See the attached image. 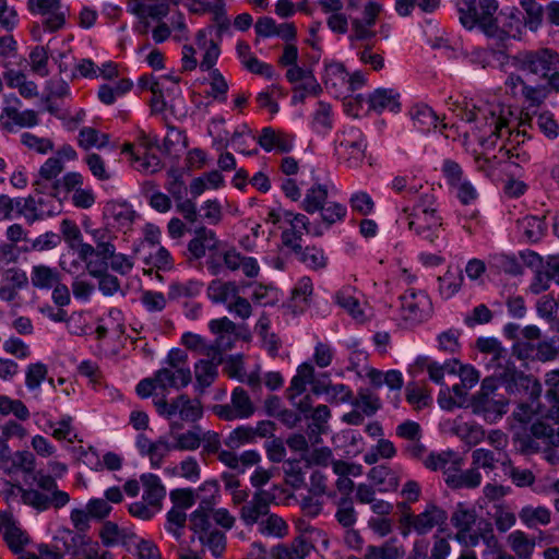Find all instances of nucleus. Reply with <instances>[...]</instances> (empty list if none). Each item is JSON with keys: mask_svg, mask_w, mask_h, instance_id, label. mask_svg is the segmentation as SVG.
<instances>
[{"mask_svg": "<svg viewBox=\"0 0 559 559\" xmlns=\"http://www.w3.org/2000/svg\"><path fill=\"white\" fill-rule=\"evenodd\" d=\"M462 120L472 124V132L481 152L475 156L476 167L491 179L500 178L506 164L522 166L531 160L526 120L510 105L497 100L471 99L464 103Z\"/></svg>", "mask_w": 559, "mask_h": 559, "instance_id": "obj_1", "label": "nucleus"}, {"mask_svg": "<svg viewBox=\"0 0 559 559\" xmlns=\"http://www.w3.org/2000/svg\"><path fill=\"white\" fill-rule=\"evenodd\" d=\"M187 261L193 262L206 258V269L213 276L223 273L241 271L249 278L260 273V265L255 258L241 254L236 248L225 246L216 233L207 227H199L187 245L185 252Z\"/></svg>", "mask_w": 559, "mask_h": 559, "instance_id": "obj_2", "label": "nucleus"}, {"mask_svg": "<svg viewBox=\"0 0 559 559\" xmlns=\"http://www.w3.org/2000/svg\"><path fill=\"white\" fill-rule=\"evenodd\" d=\"M0 493L7 503L22 502L37 512L61 509L70 502L69 493L59 489L57 481L41 471L33 476V483L27 487L4 481Z\"/></svg>", "mask_w": 559, "mask_h": 559, "instance_id": "obj_3", "label": "nucleus"}, {"mask_svg": "<svg viewBox=\"0 0 559 559\" xmlns=\"http://www.w3.org/2000/svg\"><path fill=\"white\" fill-rule=\"evenodd\" d=\"M457 11L460 21L467 29L475 26L484 34L493 39L502 48L508 47V43L516 35H510L506 29L499 28L495 14L498 10L497 0H457Z\"/></svg>", "mask_w": 559, "mask_h": 559, "instance_id": "obj_4", "label": "nucleus"}, {"mask_svg": "<svg viewBox=\"0 0 559 559\" xmlns=\"http://www.w3.org/2000/svg\"><path fill=\"white\" fill-rule=\"evenodd\" d=\"M497 389L498 383L493 377L485 378L480 390L471 400L473 413L489 424L498 421L508 412V401L497 394Z\"/></svg>", "mask_w": 559, "mask_h": 559, "instance_id": "obj_5", "label": "nucleus"}, {"mask_svg": "<svg viewBox=\"0 0 559 559\" xmlns=\"http://www.w3.org/2000/svg\"><path fill=\"white\" fill-rule=\"evenodd\" d=\"M192 380V373L188 365V355L181 349H171L166 358L165 366L155 372V381L159 389L180 390Z\"/></svg>", "mask_w": 559, "mask_h": 559, "instance_id": "obj_6", "label": "nucleus"}, {"mask_svg": "<svg viewBox=\"0 0 559 559\" xmlns=\"http://www.w3.org/2000/svg\"><path fill=\"white\" fill-rule=\"evenodd\" d=\"M432 311L430 297L424 290L411 288L399 297V320L404 328H413L427 321Z\"/></svg>", "mask_w": 559, "mask_h": 559, "instance_id": "obj_7", "label": "nucleus"}, {"mask_svg": "<svg viewBox=\"0 0 559 559\" xmlns=\"http://www.w3.org/2000/svg\"><path fill=\"white\" fill-rule=\"evenodd\" d=\"M367 142L362 132L354 127L345 128L335 139V155L340 163L356 169L366 157Z\"/></svg>", "mask_w": 559, "mask_h": 559, "instance_id": "obj_8", "label": "nucleus"}, {"mask_svg": "<svg viewBox=\"0 0 559 559\" xmlns=\"http://www.w3.org/2000/svg\"><path fill=\"white\" fill-rule=\"evenodd\" d=\"M518 71H528L546 79L559 68V55L555 50L544 48L535 51H522L511 57V66Z\"/></svg>", "mask_w": 559, "mask_h": 559, "instance_id": "obj_9", "label": "nucleus"}, {"mask_svg": "<svg viewBox=\"0 0 559 559\" xmlns=\"http://www.w3.org/2000/svg\"><path fill=\"white\" fill-rule=\"evenodd\" d=\"M400 219L406 222L411 231L430 243H435L440 237L442 217L438 213H418L404 207Z\"/></svg>", "mask_w": 559, "mask_h": 559, "instance_id": "obj_10", "label": "nucleus"}, {"mask_svg": "<svg viewBox=\"0 0 559 559\" xmlns=\"http://www.w3.org/2000/svg\"><path fill=\"white\" fill-rule=\"evenodd\" d=\"M84 230L91 237L95 246H93V251L86 254V260L82 261L85 264V269L87 270L88 274L93 277H97L100 275V270L98 264L93 262L91 259L92 257L96 255L103 260L107 254H112L114 248L116 247L114 241L117 237L107 227H94L92 225H85Z\"/></svg>", "mask_w": 559, "mask_h": 559, "instance_id": "obj_11", "label": "nucleus"}, {"mask_svg": "<svg viewBox=\"0 0 559 559\" xmlns=\"http://www.w3.org/2000/svg\"><path fill=\"white\" fill-rule=\"evenodd\" d=\"M63 545L69 559H114L97 542L81 533L68 532Z\"/></svg>", "mask_w": 559, "mask_h": 559, "instance_id": "obj_12", "label": "nucleus"}, {"mask_svg": "<svg viewBox=\"0 0 559 559\" xmlns=\"http://www.w3.org/2000/svg\"><path fill=\"white\" fill-rule=\"evenodd\" d=\"M214 414L224 420L247 419L255 412V406L245 389L233 390L229 404L215 405Z\"/></svg>", "mask_w": 559, "mask_h": 559, "instance_id": "obj_13", "label": "nucleus"}, {"mask_svg": "<svg viewBox=\"0 0 559 559\" xmlns=\"http://www.w3.org/2000/svg\"><path fill=\"white\" fill-rule=\"evenodd\" d=\"M447 520L445 510L435 503H428L424 511L416 515L404 516L405 523L418 535L429 534L435 527L444 525Z\"/></svg>", "mask_w": 559, "mask_h": 559, "instance_id": "obj_14", "label": "nucleus"}, {"mask_svg": "<svg viewBox=\"0 0 559 559\" xmlns=\"http://www.w3.org/2000/svg\"><path fill=\"white\" fill-rule=\"evenodd\" d=\"M493 378L497 380V383L500 382L510 394H520L525 391L531 397H537L540 393V384L536 379L514 368L507 367Z\"/></svg>", "mask_w": 559, "mask_h": 559, "instance_id": "obj_15", "label": "nucleus"}, {"mask_svg": "<svg viewBox=\"0 0 559 559\" xmlns=\"http://www.w3.org/2000/svg\"><path fill=\"white\" fill-rule=\"evenodd\" d=\"M273 496L266 490H257L251 499L243 503L239 511L240 521L248 527L259 525L262 519L267 515Z\"/></svg>", "mask_w": 559, "mask_h": 559, "instance_id": "obj_16", "label": "nucleus"}, {"mask_svg": "<svg viewBox=\"0 0 559 559\" xmlns=\"http://www.w3.org/2000/svg\"><path fill=\"white\" fill-rule=\"evenodd\" d=\"M28 8L33 13L43 16L41 23L48 32H56L66 23L60 0H28Z\"/></svg>", "mask_w": 559, "mask_h": 559, "instance_id": "obj_17", "label": "nucleus"}, {"mask_svg": "<svg viewBox=\"0 0 559 559\" xmlns=\"http://www.w3.org/2000/svg\"><path fill=\"white\" fill-rule=\"evenodd\" d=\"M135 445L142 456L148 457L154 468L160 467L163 460L174 451L173 442L166 436L151 440L144 433H140L136 437Z\"/></svg>", "mask_w": 559, "mask_h": 559, "instance_id": "obj_18", "label": "nucleus"}, {"mask_svg": "<svg viewBox=\"0 0 559 559\" xmlns=\"http://www.w3.org/2000/svg\"><path fill=\"white\" fill-rule=\"evenodd\" d=\"M362 9L361 19H352V37L358 40L370 39L374 36L376 33L372 28L376 25L378 15L382 11V4L373 0H366Z\"/></svg>", "mask_w": 559, "mask_h": 559, "instance_id": "obj_19", "label": "nucleus"}, {"mask_svg": "<svg viewBox=\"0 0 559 559\" xmlns=\"http://www.w3.org/2000/svg\"><path fill=\"white\" fill-rule=\"evenodd\" d=\"M209 329L216 335L214 345L221 357L223 352L231 349L238 340L236 324L227 317L211 320Z\"/></svg>", "mask_w": 559, "mask_h": 559, "instance_id": "obj_20", "label": "nucleus"}, {"mask_svg": "<svg viewBox=\"0 0 559 559\" xmlns=\"http://www.w3.org/2000/svg\"><path fill=\"white\" fill-rule=\"evenodd\" d=\"M258 143L266 152L276 151L278 153H287L292 151L294 146V138L293 135L266 127L262 129Z\"/></svg>", "mask_w": 559, "mask_h": 559, "instance_id": "obj_21", "label": "nucleus"}, {"mask_svg": "<svg viewBox=\"0 0 559 559\" xmlns=\"http://www.w3.org/2000/svg\"><path fill=\"white\" fill-rule=\"evenodd\" d=\"M240 288L236 282L213 280L206 289L209 299L213 304H222L226 306V309L239 295Z\"/></svg>", "mask_w": 559, "mask_h": 559, "instance_id": "obj_22", "label": "nucleus"}, {"mask_svg": "<svg viewBox=\"0 0 559 559\" xmlns=\"http://www.w3.org/2000/svg\"><path fill=\"white\" fill-rule=\"evenodd\" d=\"M60 230L69 248L74 250L81 260H86V254L93 251V245L83 241V236L78 225L69 219H63Z\"/></svg>", "mask_w": 559, "mask_h": 559, "instance_id": "obj_23", "label": "nucleus"}, {"mask_svg": "<svg viewBox=\"0 0 559 559\" xmlns=\"http://www.w3.org/2000/svg\"><path fill=\"white\" fill-rule=\"evenodd\" d=\"M468 57L473 64L480 66L484 69L497 62L504 72H508L511 66V56L501 49L476 48L471 51Z\"/></svg>", "mask_w": 559, "mask_h": 559, "instance_id": "obj_24", "label": "nucleus"}, {"mask_svg": "<svg viewBox=\"0 0 559 559\" xmlns=\"http://www.w3.org/2000/svg\"><path fill=\"white\" fill-rule=\"evenodd\" d=\"M1 534L7 546L14 554L22 552L31 543L28 533L22 528L12 515L9 516Z\"/></svg>", "mask_w": 559, "mask_h": 559, "instance_id": "obj_25", "label": "nucleus"}, {"mask_svg": "<svg viewBox=\"0 0 559 559\" xmlns=\"http://www.w3.org/2000/svg\"><path fill=\"white\" fill-rule=\"evenodd\" d=\"M141 481L143 484L142 500L150 503L157 511H160L166 489L162 485L159 477L154 474H144L141 476Z\"/></svg>", "mask_w": 559, "mask_h": 559, "instance_id": "obj_26", "label": "nucleus"}, {"mask_svg": "<svg viewBox=\"0 0 559 559\" xmlns=\"http://www.w3.org/2000/svg\"><path fill=\"white\" fill-rule=\"evenodd\" d=\"M313 550V545L304 537L294 539L290 546L278 545L273 548V559H306Z\"/></svg>", "mask_w": 559, "mask_h": 559, "instance_id": "obj_27", "label": "nucleus"}, {"mask_svg": "<svg viewBox=\"0 0 559 559\" xmlns=\"http://www.w3.org/2000/svg\"><path fill=\"white\" fill-rule=\"evenodd\" d=\"M31 283L37 289H51L61 281V274L56 267L45 264L33 265L29 273Z\"/></svg>", "mask_w": 559, "mask_h": 559, "instance_id": "obj_28", "label": "nucleus"}, {"mask_svg": "<svg viewBox=\"0 0 559 559\" xmlns=\"http://www.w3.org/2000/svg\"><path fill=\"white\" fill-rule=\"evenodd\" d=\"M314 378V368L312 365L305 362L297 369V373L293 377L290 385L286 391L288 401H294L306 392L307 385L312 383Z\"/></svg>", "mask_w": 559, "mask_h": 559, "instance_id": "obj_29", "label": "nucleus"}, {"mask_svg": "<svg viewBox=\"0 0 559 559\" xmlns=\"http://www.w3.org/2000/svg\"><path fill=\"white\" fill-rule=\"evenodd\" d=\"M0 122L4 130L12 132L14 131L15 127L33 128L38 126L39 117L37 111L33 109H26L23 111L10 109L8 112V117H5V119H3V121Z\"/></svg>", "mask_w": 559, "mask_h": 559, "instance_id": "obj_30", "label": "nucleus"}, {"mask_svg": "<svg viewBox=\"0 0 559 559\" xmlns=\"http://www.w3.org/2000/svg\"><path fill=\"white\" fill-rule=\"evenodd\" d=\"M175 416L178 415L183 421L194 423L203 415L201 402L181 394L174 399Z\"/></svg>", "mask_w": 559, "mask_h": 559, "instance_id": "obj_31", "label": "nucleus"}, {"mask_svg": "<svg viewBox=\"0 0 559 559\" xmlns=\"http://www.w3.org/2000/svg\"><path fill=\"white\" fill-rule=\"evenodd\" d=\"M197 45L200 49L204 50L200 69L202 71L214 70L213 67L221 53L218 44L213 39H207V32L205 29H201L197 34Z\"/></svg>", "mask_w": 559, "mask_h": 559, "instance_id": "obj_32", "label": "nucleus"}, {"mask_svg": "<svg viewBox=\"0 0 559 559\" xmlns=\"http://www.w3.org/2000/svg\"><path fill=\"white\" fill-rule=\"evenodd\" d=\"M106 214L121 228L130 227L136 217L135 211L129 203L117 201L106 205Z\"/></svg>", "mask_w": 559, "mask_h": 559, "instance_id": "obj_33", "label": "nucleus"}, {"mask_svg": "<svg viewBox=\"0 0 559 559\" xmlns=\"http://www.w3.org/2000/svg\"><path fill=\"white\" fill-rule=\"evenodd\" d=\"M519 518L526 527L535 528L539 525H548L551 521V512L543 506H525L520 510Z\"/></svg>", "mask_w": 559, "mask_h": 559, "instance_id": "obj_34", "label": "nucleus"}, {"mask_svg": "<svg viewBox=\"0 0 559 559\" xmlns=\"http://www.w3.org/2000/svg\"><path fill=\"white\" fill-rule=\"evenodd\" d=\"M287 522L276 513L267 512L258 525L261 535L275 538H284L288 535Z\"/></svg>", "mask_w": 559, "mask_h": 559, "instance_id": "obj_35", "label": "nucleus"}, {"mask_svg": "<svg viewBox=\"0 0 559 559\" xmlns=\"http://www.w3.org/2000/svg\"><path fill=\"white\" fill-rule=\"evenodd\" d=\"M400 94L392 88H378L369 96V105L372 109L382 111H395L400 108Z\"/></svg>", "mask_w": 559, "mask_h": 559, "instance_id": "obj_36", "label": "nucleus"}, {"mask_svg": "<svg viewBox=\"0 0 559 559\" xmlns=\"http://www.w3.org/2000/svg\"><path fill=\"white\" fill-rule=\"evenodd\" d=\"M195 502L200 508L213 510L221 498V489L217 480L211 479L202 483L195 490Z\"/></svg>", "mask_w": 559, "mask_h": 559, "instance_id": "obj_37", "label": "nucleus"}, {"mask_svg": "<svg viewBox=\"0 0 559 559\" xmlns=\"http://www.w3.org/2000/svg\"><path fill=\"white\" fill-rule=\"evenodd\" d=\"M336 304L345 309L354 319L358 321L365 320V314L362 309L360 308L359 300L356 296V290L346 286L340 289L335 295Z\"/></svg>", "mask_w": 559, "mask_h": 559, "instance_id": "obj_38", "label": "nucleus"}, {"mask_svg": "<svg viewBox=\"0 0 559 559\" xmlns=\"http://www.w3.org/2000/svg\"><path fill=\"white\" fill-rule=\"evenodd\" d=\"M411 117L414 126L421 132H429L438 126L439 117L425 104L415 105L411 109Z\"/></svg>", "mask_w": 559, "mask_h": 559, "instance_id": "obj_39", "label": "nucleus"}, {"mask_svg": "<svg viewBox=\"0 0 559 559\" xmlns=\"http://www.w3.org/2000/svg\"><path fill=\"white\" fill-rule=\"evenodd\" d=\"M477 520V514L474 508L460 502L455 506L451 514V523L456 530V533H464L472 531Z\"/></svg>", "mask_w": 559, "mask_h": 559, "instance_id": "obj_40", "label": "nucleus"}, {"mask_svg": "<svg viewBox=\"0 0 559 559\" xmlns=\"http://www.w3.org/2000/svg\"><path fill=\"white\" fill-rule=\"evenodd\" d=\"M507 543L520 559L531 558L535 549V540L530 538L523 531H514L509 534Z\"/></svg>", "mask_w": 559, "mask_h": 559, "instance_id": "obj_41", "label": "nucleus"}, {"mask_svg": "<svg viewBox=\"0 0 559 559\" xmlns=\"http://www.w3.org/2000/svg\"><path fill=\"white\" fill-rule=\"evenodd\" d=\"M169 13V5L167 2H157L150 5L148 10H144L143 15H135L138 23L134 25V31L141 35H147L150 31L148 17L152 20L160 21Z\"/></svg>", "mask_w": 559, "mask_h": 559, "instance_id": "obj_42", "label": "nucleus"}, {"mask_svg": "<svg viewBox=\"0 0 559 559\" xmlns=\"http://www.w3.org/2000/svg\"><path fill=\"white\" fill-rule=\"evenodd\" d=\"M463 274L460 270H452L449 267L447 272L438 277L439 294L443 299L453 297L462 287Z\"/></svg>", "mask_w": 559, "mask_h": 559, "instance_id": "obj_43", "label": "nucleus"}, {"mask_svg": "<svg viewBox=\"0 0 559 559\" xmlns=\"http://www.w3.org/2000/svg\"><path fill=\"white\" fill-rule=\"evenodd\" d=\"M224 183V177L217 170L205 173L200 177L192 179L189 189L191 195L195 199L207 189H218Z\"/></svg>", "mask_w": 559, "mask_h": 559, "instance_id": "obj_44", "label": "nucleus"}, {"mask_svg": "<svg viewBox=\"0 0 559 559\" xmlns=\"http://www.w3.org/2000/svg\"><path fill=\"white\" fill-rule=\"evenodd\" d=\"M518 228L527 241L536 242L544 236L546 225L542 217L525 216L518 221Z\"/></svg>", "mask_w": 559, "mask_h": 559, "instance_id": "obj_45", "label": "nucleus"}, {"mask_svg": "<svg viewBox=\"0 0 559 559\" xmlns=\"http://www.w3.org/2000/svg\"><path fill=\"white\" fill-rule=\"evenodd\" d=\"M328 202V188L324 185H314L307 190L301 207L309 214L319 212Z\"/></svg>", "mask_w": 559, "mask_h": 559, "instance_id": "obj_46", "label": "nucleus"}, {"mask_svg": "<svg viewBox=\"0 0 559 559\" xmlns=\"http://www.w3.org/2000/svg\"><path fill=\"white\" fill-rule=\"evenodd\" d=\"M20 142L27 151L39 155H47L55 150V143L50 138L39 136L27 131L20 135Z\"/></svg>", "mask_w": 559, "mask_h": 559, "instance_id": "obj_47", "label": "nucleus"}, {"mask_svg": "<svg viewBox=\"0 0 559 559\" xmlns=\"http://www.w3.org/2000/svg\"><path fill=\"white\" fill-rule=\"evenodd\" d=\"M104 270L109 266L114 272L120 275H128L134 267V258L121 252H117V248H114L112 254H107L103 260Z\"/></svg>", "mask_w": 559, "mask_h": 559, "instance_id": "obj_48", "label": "nucleus"}, {"mask_svg": "<svg viewBox=\"0 0 559 559\" xmlns=\"http://www.w3.org/2000/svg\"><path fill=\"white\" fill-rule=\"evenodd\" d=\"M132 87V82L126 79L115 82L112 85L103 84L98 90V98L105 105H111Z\"/></svg>", "mask_w": 559, "mask_h": 559, "instance_id": "obj_49", "label": "nucleus"}, {"mask_svg": "<svg viewBox=\"0 0 559 559\" xmlns=\"http://www.w3.org/2000/svg\"><path fill=\"white\" fill-rule=\"evenodd\" d=\"M313 292V285L310 277H301L295 285L292 293V302L295 309L302 311L309 305Z\"/></svg>", "mask_w": 559, "mask_h": 559, "instance_id": "obj_50", "label": "nucleus"}, {"mask_svg": "<svg viewBox=\"0 0 559 559\" xmlns=\"http://www.w3.org/2000/svg\"><path fill=\"white\" fill-rule=\"evenodd\" d=\"M221 362L216 360H199L194 366V374L198 382V385L201 389H205L210 386L215 378L217 377V366Z\"/></svg>", "mask_w": 559, "mask_h": 559, "instance_id": "obj_51", "label": "nucleus"}, {"mask_svg": "<svg viewBox=\"0 0 559 559\" xmlns=\"http://www.w3.org/2000/svg\"><path fill=\"white\" fill-rule=\"evenodd\" d=\"M352 405L361 412L365 417H371L381 408V401L376 394L361 390L352 402Z\"/></svg>", "mask_w": 559, "mask_h": 559, "instance_id": "obj_52", "label": "nucleus"}, {"mask_svg": "<svg viewBox=\"0 0 559 559\" xmlns=\"http://www.w3.org/2000/svg\"><path fill=\"white\" fill-rule=\"evenodd\" d=\"M481 483V474L473 466L465 471H460L456 476H451L448 486L452 489L476 488Z\"/></svg>", "mask_w": 559, "mask_h": 559, "instance_id": "obj_53", "label": "nucleus"}, {"mask_svg": "<svg viewBox=\"0 0 559 559\" xmlns=\"http://www.w3.org/2000/svg\"><path fill=\"white\" fill-rule=\"evenodd\" d=\"M347 76L348 75L344 70V67L341 63L334 62L325 66L322 80L326 88L338 92V90L346 83Z\"/></svg>", "mask_w": 559, "mask_h": 559, "instance_id": "obj_54", "label": "nucleus"}, {"mask_svg": "<svg viewBox=\"0 0 559 559\" xmlns=\"http://www.w3.org/2000/svg\"><path fill=\"white\" fill-rule=\"evenodd\" d=\"M483 542L485 549L481 552V559H515L502 549L501 544L491 530L483 535Z\"/></svg>", "mask_w": 559, "mask_h": 559, "instance_id": "obj_55", "label": "nucleus"}, {"mask_svg": "<svg viewBox=\"0 0 559 559\" xmlns=\"http://www.w3.org/2000/svg\"><path fill=\"white\" fill-rule=\"evenodd\" d=\"M212 511L209 509L198 507L193 512L189 515V527L192 532H194L198 537L200 535H206V533L211 532V516Z\"/></svg>", "mask_w": 559, "mask_h": 559, "instance_id": "obj_56", "label": "nucleus"}, {"mask_svg": "<svg viewBox=\"0 0 559 559\" xmlns=\"http://www.w3.org/2000/svg\"><path fill=\"white\" fill-rule=\"evenodd\" d=\"M174 450L194 451L201 445V429L195 427L193 430L178 433L174 437Z\"/></svg>", "mask_w": 559, "mask_h": 559, "instance_id": "obj_57", "label": "nucleus"}, {"mask_svg": "<svg viewBox=\"0 0 559 559\" xmlns=\"http://www.w3.org/2000/svg\"><path fill=\"white\" fill-rule=\"evenodd\" d=\"M187 519L183 510L171 508L166 514L165 530L179 540L183 535Z\"/></svg>", "mask_w": 559, "mask_h": 559, "instance_id": "obj_58", "label": "nucleus"}, {"mask_svg": "<svg viewBox=\"0 0 559 559\" xmlns=\"http://www.w3.org/2000/svg\"><path fill=\"white\" fill-rule=\"evenodd\" d=\"M453 430L456 436H459L469 445H475L483 441L485 438V430L478 425L456 423L453 427Z\"/></svg>", "mask_w": 559, "mask_h": 559, "instance_id": "obj_59", "label": "nucleus"}, {"mask_svg": "<svg viewBox=\"0 0 559 559\" xmlns=\"http://www.w3.org/2000/svg\"><path fill=\"white\" fill-rule=\"evenodd\" d=\"M49 52L44 46H36L29 52V66L33 73L45 78L49 74L48 69Z\"/></svg>", "mask_w": 559, "mask_h": 559, "instance_id": "obj_60", "label": "nucleus"}, {"mask_svg": "<svg viewBox=\"0 0 559 559\" xmlns=\"http://www.w3.org/2000/svg\"><path fill=\"white\" fill-rule=\"evenodd\" d=\"M48 368L43 362L29 364L25 370V385L29 391H37L46 380Z\"/></svg>", "mask_w": 559, "mask_h": 559, "instance_id": "obj_61", "label": "nucleus"}, {"mask_svg": "<svg viewBox=\"0 0 559 559\" xmlns=\"http://www.w3.org/2000/svg\"><path fill=\"white\" fill-rule=\"evenodd\" d=\"M109 142L108 135L93 128H83L79 133V145L84 150L92 147L102 148Z\"/></svg>", "mask_w": 559, "mask_h": 559, "instance_id": "obj_62", "label": "nucleus"}, {"mask_svg": "<svg viewBox=\"0 0 559 559\" xmlns=\"http://www.w3.org/2000/svg\"><path fill=\"white\" fill-rule=\"evenodd\" d=\"M449 188L463 205L471 204L478 197L476 188L466 177H463Z\"/></svg>", "mask_w": 559, "mask_h": 559, "instance_id": "obj_63", "label": "nucleus"}, {"mask_svg": "<svg viewBox=\"0 0 559 559\" xmlns=\"http://www.w3.org/2000/svg\"><path fill=\"white\" fill-rule=\"evenodd\" d=\"M402 551L393 543H384L381 546H368L366 559H400Z\"/></svg>", "mask_w": 559, "mask_h": 559, "instance_id": "obj_64", "label": "nucleus"}]
</instances>
